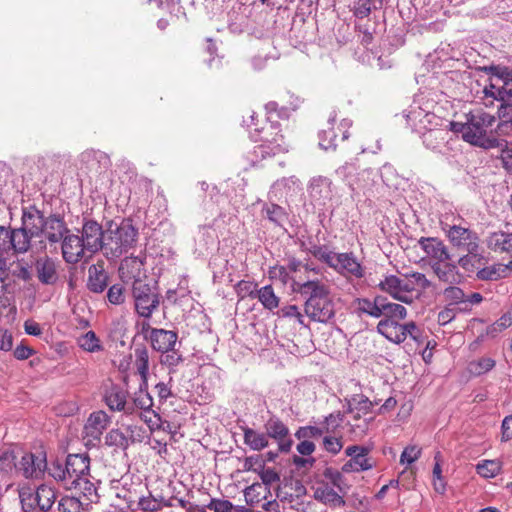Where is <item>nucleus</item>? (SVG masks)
<instances>
[{
	"label": "nucleus",
	"mask_w": 512,
	"mask_h": 512,
	"mask_svg": "<svg viewBox=\"0 0 512 512\" xmlns=\"http://www.w3.org/2000/svg\"><path fill=\"white\" fill-rule=\"evenodd\" d=\"M250 118L251 123L247 124L250 129V137L254 142H260L247 154V159L253 166L289 151V142L286 140L279 122L265 120L259 127L258 123H254L257 116L253 114Z\"/></svg>",
	"instance_id": "f257e3e1"
},
{
	"label": "nucleus",
	"mask_w": 512,
	"mask_h": 512,
	"mask_svg": "<svg viewBox=\"0 0 512 512\" xmlns=\"http://www.w3.org/2000/svg\"><path fill=\"white\" fill-rule=\"evenodd\" d=\"M430 286V280L420 272L405 274L403 277L386 275L378 284L380 290L405 304H411L414 299L419 297L420 290H425Z\"/></svg>",
	"instance_id": "f03ea898"
},
{
	"label": "nucleus",
	"mask_w": 512,
	"mask_h": 512,
	"mask_svg": "<svg viewBox=\"0 0 512 512\" xmlns=\"http://www.w3.org/2000/svg\"><path fill=\"white\" fill-rule=\"evenodd\" d=\"M464 141L485 149L501 147V141L493 134L491 127L495 117L483 111L467 114Z\"/></svg>",
	"instance_id": "7ed1b4c3"
},
{
	"label": "nucleus",
	"mask_w": 512,
	"mask_h": 512,
	"mask_svg": "<svg viewBox=\"0 0 512 512\" xmlns=\"http://www.w3.org/2000/svg\"><path fill=\"white\" fill-rule=\"evenodd\" d=\"M304 303L306 316L314 322L327 323L335 316V303L330 295V288L324 281L314 285L307 294Z\"/></svg>",
	"instance_id": "20e7f679"
},
{
	"label": "nucleus",
	"mask_w": 512,
	"mask_h": 512,
	"mask_svg": "<svg viewBox=\"0 0 512 512\" xmlns=\"http://www.w3.org/2000/svg\"><path fill=\"white\" fill-rule=\"evenodd\" d=\"M136 238L137 230L130 220H122L115 228L110 225L104 238V252L107 256L119 257L133 247Z\"/></svg>",
	"instance_id": "39448f33"
},
{
	"label": "nucleus",
	"mask_w": 512,
	"mask_h": 512,
	"mask_svg": "<svg viewBox=\"0 0 512 512\" xmlns=\"http://www.w3.org/2000/svg\"><path fill=\"white\" fill-rule=\"evenodd\" d=\"M132 298L136 313L146 319L150 318L160 305L157 287L151 285L145 275L144 279L133 281Z\"/></svg>",
	"instance_id": "423d86ee"
},
{
	"label": "nucleus",
	"mask_w": 512,
	"mask_h": 512,
	"mask_svg": "<svg viewBox=\"0 0 512 512\" xmlns=\"http://www.w3.org/2000/svg\"><path fill=\"white\" fill-rule=\"evenodd\" d=\"M374 403L365 395H356L349 404V413L352 414V421L349 422V431L356 438H363L367 435L370 425L374 421Z\"/></svg>",
	"instance_id": "0eeeda50"
},
{
	"label": "nucleus",
	"mask_w": 512,
	"mask_h": 512,
	"mask_svg": "<svg viewBox=\"0 0 512 512\" xmlns=\"http://www.w3.org/2000/svg\"><path fill=\"white\" fill-rule=\"evenodd\" d=\"M372 448L363 445H351L346 447L345 455L350 459L343 464L344 473H359L375 468L376 463L370 456Z\"/></svg>",
	"instance_id": "6e6552de"
},
{
	"label": "nucleus",
	"mask_w": 512,
	"mask_h": 512,
	"mask_svg": "<svg viewBox=\"0 0 512 512\" xmlns=\"http://www.w3.org/2000/svg\"><path fill=\"white\" fill-rule=\"evenodd\" d=\"M110 422L111 419L105 411L91 413L83 428V440L86 446H96Z\"/></svg>",
	"instance_id": "1a4fd4ad"
},
{
	"label": "nucleus",
	"mask_w": 512,
	"mask_h": 512,
	"mask_svg": "<svg viewBox=\"0 0 512 512\" xmlns=\"http://www.w3.org/2000/svg\"><path fill=\"white\" fill-rule=\"evenodd\" d=\"M245 502L248 506L257 507L261 506L264 511H275L278 503L272 498V493L269 487H265L259 482L253 483L246 487L243 491Z\"/></svg>",
	"instance_id": "9d476101"
},
{
	"label": "nucleus",
	"mask_w": 512,
	"mask_h": 512,
	"mask_svg": "<svg viewBox=\"0 0 512 512\" xmlns=\"http://www.w3.org/2000/svg\"><path fill=\"white\" fill-rule=\"evenodd\" d=\"M267 438L275 440L280 452H289L293 445L287 425L277 416H271L264 424Z\"/></svg>",
	"instance_id": "9b49d317"
},
{
	"label": "nucleus",
	"mask_w": 512,
	"mask_h": 512,
	"mask_svg": "<svg viewBox=\"0 0 512 512\" xmlns=\"http://www.w3.org/2000/svg\"><path fill=\"white\" fill-rule=\"evenodd\" d=\"M47 469L46 453L38 451L36 453H25L18 464L16 471L25 478H40Z\"/></svg>",
	"instance_id": "f8f14e48"
},
{
	"label": "nucleus",
	"mask_w": 512,
	"mask_h": 512,
	"mask_svg": "<svg viewBox=\"0 0 512 512\" xmlns=\"http://www.w3.org/2000/svg\"><path fill=\"white\" fill-rule=\"evenodd\" d=\"M448 229H445L446 236L450 243L461 251H474L478 250V236L475 232L471 231L468 228L462 227L460 225H452L447 226Z\"/></svg>",
	"instance_id": "ddd939ff"
},
{
	"label": "nucleus",
	"mask_w": 512,
	"mask_h": 512,
	"mask_svg": "<svg viewBox=\"0 0 512 512\" xmlns=\"http://www.w3.org/2000/svg\"><path fill=\"white\" fill-rule=\"evenodd\" d=\"M105 235L106 232L103 231L100 224L96 221L89 220L84 223L82 227V237L80 238L86 246V251L93 254L100 249L104 250Z\"/></svg>",
	"instance_id": "4468645a"
},
{
	"label": "nucleus",
	"mask_w": 512,
	"mask_h": 512,
	"mask_svg": "<svg viewBox=\"0 0 512 512\" xmlns=\"http://www.w3.org/2000/svg\"><path fill=\"white\" fill-rule=\"evenodd\" d=\"M484 93L501 101L512 97V71H505L491 78L489 86L484 88Z\"/></svg>",
	"instance_id": "2eb2a0df"
},
{
	"label": "nucleus",
	"mask_w": 512,
	"mask_h": 512,
	"mask_svg": "<svg viewBox=\"0 0 512 512\" xmlns=\"http://www.w3.org/2000/svg\"><path fill=\"white\" fill-rule=\"evenodd\" d=\"M418 244L424 251L430 266L431 263L450 260L451 253L442 240L434 237H421Z\"/></svg>",
	"instance_id": "dca6fc26"
},
{
	"label": "nucleus",
	"mask_w": 512,
	"mask_h": 512,
	"mask_svg": "<svg viewBox=\"0 0 512 512\" xmlns=\"http://www.w3.org/2000/svg\"><path fill=\"white\" fill-rule=\"evenodd\" d=\"M336 266L334 271L345 278L354 277L361 279L365 275L364 267L353 252L339 253Z\"/></svg>",
	"instance_id": "f3484780"
},
{
	"label": "nucleus",
	"mask_w": 512,
	"mask_h": 512,
	"mask_svg": "<svg viewBox=\"0 0 512 512\" xmlns=\"http://www.w3.org/2000/svg\"><path fill=\"white\" fill-rule=\"evenodd\" d=\"M431 269L439 281L447 284H458L463 279L457 261L453 260L452 255L450 256V260L431 263Z\"/></svg>",
	"instance_id": "a211bd4d"
},
{
	"label": "nucleus",
	"mask_w": 512,
	"mask_h": 512,
	"mask_svg": "<svg viewBox=\"0 0 512 512\" xmlns=\"http://www.w3.org/2000/svg\"><path fill=\"white\" fill-rule=\"evenodd\" d=\"M45 218L40 210L34 206L23 209L22 228L25 229L30 236L39 237L43 233L45 227Z\"/></svg>",
	"instance_id": "6ab92c4d"
},
{
	"label": "nucleus",
	"mask_w": 512,
	"mask_h": 512,
	"mask_svg": "<svg viewBox=\"0 0 512 512\" xmlns=\"http://www.w3.org/2000/svg\"><path fill=\"white\" fill-rule=\"evenodd\" d=\"M177 340L176 332L162 328L152 330L149 335L151 346L157 352H170L175 347Z\"/></svg>",
	"instance_id": "aec40b11"
},
{
	"label": "nucleus",
	"mask_w": 512,
	"mask_h": 512,
	"mask_svg": "<svg viewBox=\"0 0 512 512\" xmlns=\"http://www.w3.org/2000/svg\"><path fill=\"white\" fill-rule=\"evenodd\" d=\"M86 246L78 235H68L62 242V254L66 262L74 264L81 260Z\"/></svg>",
	"instance_id": "412c9836"
},
{
	"label": "nucleus",
	"mask_w": 512,
	"mask_h": 512,
	"mask_svg": "<svg viewBox=\"0 0 512 512\" xmlns=\"http://www.w3.org/2000/svg\"><path fill=\"white\" fill-rule=\"evenodd\" d=\"M108 286V275L104 262L98 261L88 269L87 287L91 292L102 293Z\"/></svg>",
	"instance_id": "4be33fe9"
},
{
	"label": "nucleus",
	"mask_w": 512,
	"mask_h": 512,
	"mask_svg": "<svg viewBox=\"0 0 512 512\" xmlns=\"http://www.w3.org/2000/svg\"><path fill=\"white\" fill-rule=\"evenodd\" d=\"M90 459L84 454H70L66 459V474L70 481L89 475Z\"/></svg>",
	"instance_id": "5701e85b"
},
{
	"label": "nucleus",
	"mask_w": 512,
	"mask_h": 512,
	"mask_svg": "<svg viewBox=\"0 0 512 512\" xmlns=\"http://www.w3.org/2000/svg\"><path fill=\"white\" fill-rule=\"evenodd\" d=\"M402 319H381L377 324V331L389 341L400 344L404 342V334L401 331Z\"/></svg>",
	"instance_id": "b1692460"
},
{
	"label": "nucleus",
	"mask_w": 512,
	"mask_h": 512,
	"mask_svg": "<svg viewBox=\"0 0 512 512\" xmlns=\"http://www.w3.org/2000/svg\"><path fill=\"white\" fill-rule=\"evenodd\" d=\"M318 274L314 273H304L295 272L291 274V288L294 292H297L301 295L307 294L311 289L314 288V285H319L323 281L316 277Z\"/></svg>",
	"instance_id": "393cba45"
},
{
	"label": "nucleus",
	"mask_w": 512,
	"mask_h": 512,
	"mask_svg": "<svg viewBox=\"0 0 512 512\" xmlns=\"http://www.w3.org/2000/svg\"><path fill=\"white\" fill-rule=\"evenodd\" d=\"M144 262L138 257H126L121 261L119 267L120 278L124 282L130 280L136 281V279H143L141 277L143 271Z\"/></svg>",
	"instance_id": "a878e982"
},
{
	"label": "nucleus",
	"mask_w": 512,
	"mask_h": 512,
	"mask_svg": "<svg viewBox=\"0 0 512 512\" xmlns=\"http://www.w3.org/2000/svg\"><path fill=\"white\" fill-rule=\"evenodd\" d=\"M488 247L496 253H507L512 256V232L496 231L487 239Z\"/></svg>",
	"instance_id": "bb28decb"
},
{
	"label": "nucleus",
	"mask_w": 512,
	"mask_h": 512,
	"mask_svg": "<svg viewBox=\"0 0 512 512\" xmlns=\"http://www.w3.org/2000/svg\"><path fill=\"white\" fill-rule=\"evenodd\" d=\"M36 271L39 281L46 285L55 284L58 275L54 261L48 257L40 258L36 261Z\"/></svg>",
	"instance_id": "cd10ccee"
},
{
	"label": "nucleus",
	"mask_w": 512,
	"mask_h": 512,
	"mask_svg": "<svg viewBox=\"0 0 512 512\" xmlns=\"http://www.w3.org/2000/svg\"><path fill=\"white\" fill-rule=\"evenodd\" d=\"M45 227H43V233L51 243H56L63 238L66 232V225L62 219L58 216L52 215L45 218Z\"/></svg>",
	"instance_id": "c85d7f7f"
},
{
	"label": "nucleus",
	"mask_w": 512,
	"mask_h": 512,
	"mask_svg": "<svg viewBox=\"0 0 512 512\" xmlns=\"http://www.w3.org/2000/svg\"><path fill=\"white\" fill-rule=\"evenodd\" d=\"M244 443L253 451H261L269 446L266 433L250 427H242Z\"/></svg>",
	"instance_id": "c756f323"
},
{
	"label": "nucleus",
	"mask_w": 512,
	"mask_h": 512,
	"mask_svg": "<svg viewBox=\"0 0 512 512\" xmlns=\"http://www.w3.org/2000/svg\"><path fill=\"white\" fill-rule=\"evenodd\" d=\"M314 498L321 503L333 508L344 507L346 501L333 488L325 486L318 487L314 491Z\"/></svg>",
	"instance_id": "7c9ffc66"
},
{
	"label": "nucleus",
	"mask_w": 512,
	"mask_h": 512,
	"mask_svg": "<svg viewBox=\"0 0 512 512\" xmlns=\"http://www.w3.org/2000/svg\"><path fill=\"white\" fill-rule=\"evenodd\" d=\"M56 498L55 490L46 484H42L36 489V507H39L43 512L51 510Z\"/></svg>",
	"instance_id": "2f4dec72"
},
{
	"label": "nucleus",
	"mask_w": 512,
	"mask_h": 512,
	"mask_svg": "<svg viewBox=\"0 0 512 512\" xmlns=\"http://www.w3.org/2000/svg\"><path fill=\"white\" fill-rule=\"evenodd\" d=\"M32 238L34 237L22 227L11 230V250L17 254L27 252Z\"/></svg>",
	"instance_id": "473e14b6"
},
{
	"label": "nucleus",
	"mask_w": 512,
	"mask_h": 512,
	"mask_svg": "<svg viewBox=\"0 0 512 512\" xmlns=\"http://www.w3.org/2000/svg\"><path fill=\"white\" fill-rule=\"evenodd\" d=\"M384 302L383 296H376L373 300L358 298L356 300L357 310L373 318L381 317V305Z\"/></svg>",
	"instance_id": "72a5a7b5"
},
{
	"label": "nucleus",
	"mask_w": 512,
	"mask_h": 512,
	"mask_svg": "<svg viewBox=\"0 0 512 512\" xmlns=\"http://www.w3.org/2000/svg\"><path fill=\"white\" fill-rule=\"evenodd\" d=\"M466 254L457 260V264L467 273H474L484 266V257L478 250L465 251Z\"/></svg>",
	"instance_id": "f704fd0d"
},
{
	"label": "nucleus",
	"mask_w": 512,
	"mask_h": 512,
	"mask_svg": "<svg viewBox=\"0 0 512 512\" xmlns=\"http://www.w3.org/2000/svg\"><path fill=\"white\" fill-rule=\"evenodd\" d=\"M256 298L269 311L279 307L280 298L276 295L271 285L261 287L256 291Z\"/></svg>",
	"instance_id": "c9c22d12"
},
{
	"label": "nucleus",
	"mask_w": 512,
	"mask_h": 512,
	"mask_svg": "<svg viewBox=\"0 0 512 512\" xmlns=\"http://www.w3.org/2000/svg\"><path fill=\"white\" fill-rule=\"evenodd\" d=\"M16 458L12 452H4L0 455V483L10 486V474L16 470Z\"/></svg>",
	"instance_id": "e433bc0d"
},
{
	"label": "nucleus",
	"mask_w": 512,
	"mask_h": 512,
	"mask_svg": "<svg viewBox=\"0 0 512 512\" xmlns=\"http://www.w3.org/2000/svg\"><path fill=\"white\" fill-rule=\"evenodd\" d=\"M105 403L112 411H122L125 409L126 393L114 386L106 392Z\"/></svg>",
	"instance_id": "4c0bfd02"
},
{
	"label": "nucleus",
	"mask_w": 512,
	"mask_h": 512,
	"mask_svg": "<svg viewBox=\"0 0 512 512\" xmlns=\"http://www.w3.org/2000/svg\"><path fill=\"white\" fill-rule=\"evenodd\" d=\"M135 353V367L144 383L147 382L149 372V352L145 346L137 347Z\"/></svg>",
	"instance_id": "58836bf2"
},
{
	"label": "nucleus",
	"mask_w": 512,
	"mask_h": 512,
	"mask_svg": "<svg viewBox=\"0 0 512 512\" xmlns=\"http://www.w3.org/2000/svg\"><path fill=\"white\" fill-rule=\"evenodd\" d=\"M381 316H383V319H405L407 309L401 304L389 302L384 297V302L381 305Z\"/></svg>",
	"instance_id": "ea45409f"
},
{
	"label": "nucleus",
	"mask_w": 512,
	"mask_h": 512,
	"mask_svg": "<svg viewBox=\"0 0 512 512\" xmlns=\"http://www.w3.org/2000/svg\"><path fill=\"white\" fill-rule=\"evenodd\" d=\"M67 489L75 490V492L82 494L88 499H90L92 495L96 494V487L94 483L89 480L88 475L69 481Z\"/></svg>",
	"instance_id": "a19ab883"
},
{
	"label": "nucleus",
	"mask_w": 512,
	"mask_h": 512,
	"mask_svg": "<svg viewBox=\"0 0 512 512\" xmlns=\"http://www.w3.org/2000/svg\"><path fill=\"white\" fill-rule=\"evenodd\" d=\"M77 343L80 348L89 353L100 352L103 350V345L94 331H87L85 334L81 335L78 338Z\"/></svg>",
	"instance_id": "79ce46f5"
},
{
	"label": "nucleus",
	"mask_w": 512,
	"mask_h": 512,
	"mask_svg": "<svg viewBox=\"0 0 512 512\" xmlns=\"http://www.w3.org/2000/svg\"><path fill=\"white\" fill-rule=\"evenodd\" d=\"M443 298L448 306L461 305V307H463L466 294L460 287L455 286V284H449V286L443 290Z\"/></svg>",
	"instance_id": "37998d69"
},
{
	"label": "nucleus",
	"mask_w": 512,
	"mask_h": 512,
	"mask_svg": "<svg viewBox=\"0 0 512 512\" xmlns=\"http://www.w3.org/2000/svg\"><path fill=\"white\" fill-rule=\"evenodd\" d=\"M18 493L23 510L31 511L36 507V489L24 484L19 487Z\"/></svg>",
	"instance_id": "c03bdc74"
},
{
	"label": "nucleus",
	"mask_w": 512,
	"mask_h": 512,
	"mask_svg": "<svg viewBox=\"0 0 512 512\" xmlns=\"http://www.w3.org/2000/svg\"><path fill=\"white\" fill-rule=\"evenodd\" d=\"M502 469V464L498 460H483L476 465L477 473L484 478H493L497 476Z\"/></svg>",
	"instance_id": "a18cd8bd"
},
{
	"label": "nucleus",
	"mask_w": 512,
	"mask_h": 512,
	"mask_svg": "<svg viewBox=\"0 0 512 512\" xmlns=\"http://www.w3.org/2000/svg\"><path fill=\"white\" fill-rule=\"evenodd\" d=\"M343 421V413L340 411L333 412L324 418L321 428L324 430V434L336 435L338 429L342 426Z\"/></svg>",
	"instance_id": "49530a36"
},
{
	"label": "nucleus",
	"mask_w": 512,
	"mask_h": 512,
	"mask_svg": "<svg viewBox=\"0 0 512 512\" xmlns=\"http://www.w3.org/2000/svg\"><path fill=\"white\" fill-rule=\"evenodd\" d=\"M258 475L262 481L260 484H263L265 487H269L270 489L274 485H278L280 482L279 473L274 468L265 467L262 464L259 465Z\"/></svg>",
	"instance_id": "de8ad7c7"
},
{
	"label": "nucleus",
	"mask_w": 512,
	"mask_h": 512,
	"mask_svg": "<svg viewBox=\"0 0 512 512\" xmlns=\"http://www.w3.org/2000/svg\"><path fill=\"white\" fill-rule=\"evenodd\" d=\"M343 445L342 435L325 434L322 440L323 449L331 455H337L342 450Z\"/></svg>",
	"instance_id": "09e8293b"
},
{
	"label": "nucleus",
	"mask_w": 512,
	"mask_h": 512,
	"mask_svg": "<svg viewBox=\"0 0 512 512\" xmlns=\"http://www.w3.org/2000/svg\"><path fill=\"white\" fill-rule=\"evenodd\" d=\"M495 360L490 357H482L469 363V370L475 375H482L495 367Z\"/></svg>",
	"instance_id": "8fccbe9b"
},
{
	"label": "nucleus",
	"mask_w": 512,
	"mask_h": 512,
	"mask_svg": "<svg viewBox=\"0 0 512 512\" xmlns=\"http://www.w3.org/2000/svg\"><path fill=\"white\" fill-rule=\"evenodd\" d=\"M105 444L111 447L126 449L128 446V440L122 431L119 429H112L105 436Z\"/></svg>",
	"instance_id": "3c124183"
},
{
	"label": "nucleus",
	"mask_w": 512,
	"mask_h": 512,
	"mask_svg": "<svg viewBox=\"0 0 512 512\" xmlns=\"http://www.w3.org/2000/svg\"><path fill=\"white\" fill-rule=\"evenodd\" d=\"M263 211L266 213L267 218L276 225H281L287 218L284 208L277 204L266 205Z\"/></svg>",
	"instance_id": "603ef678"
},
{
	"label": "nucleus",
	"mask_w": 512,
	"mask_h": 512,
	"mask_svg": "<svg viewBox=\"0 0 512 512\" xmlns=\"http://www.w3.org/2000/svg\"><path fill=\"white\" fill-rule=\"evenodd\" d=\"M49 474L52 476L56 481L62 483V485L67 489L69 486L70 478L68 477V474H66V463L63 465L60 462H54L51 464V467L49 468Z\"/></svg>",
	"instance_id": "864d4df0"
},
{
	"label": "nucleus",
	"mask_w": 512,
	"mask_h": 512,
	"mask_svg": "<svg viewBox=\"0 0 512 512\" xmlns=\"http://www.w3.org/2000/svg\"><path fill=\"white\" fill-rule=\"evenodd\" d=\"M133 404L135 407L141 409L142 412L147 411L153 407V398L147 391L140 389L134 394Z\"/></svg>",
	"instance_id": "5fc2aeb1"
},
{
	"label": "nucleus",
	"mask_w": 512,
	"mask_h": 512,
	"mask_svg": "<svg viewBox=\"0 0 512 512\" xmlns=\"http://www.w3.org/2000/svg\"><path fill=\"white\" fill-rule=\"evenodd\" d=\"M286 268L288 269L290 274H293L295 272H302V269L304 270V273L320 274V270L318 268H314L308 264H304L301 260L295 257L288 258V264Z\"/></svg>",
	"instance_id": "6e6d98bb"
},
{
	"label": "nucleus",
	"mask_w": 512,
	"mask_h": 512,
	"mask_svg": "<svg viewBox=\"0 0 512 512\" xmlns=\"http://www.w3.org/2000/svg\"><path fill=\"white\" fill-rule=\"evenodd\" d=\"M138 506L144 512H156L161 509L162 501L156 499L149 493L139 498Z\"/></svg>",
	"instance_id": "4d7b16f0"
},
{
	"label": "nucleus",
	"mask_w": 512,
	"mask_h": 512,
	"mask_svg": "<svg viewBox=\"0 0 512 512\" xmlns=\"http://www.w3.org/2000/svg\"><path fill=\"white\" fill-rule=\"evenodd\" d=\"M322 435H324V430L321 427H317V426L300 427L295 432V437L298 440H302V439L308 440L311 438H318V437H321Z\"/></svg>",
	"instance_id": "13d9d810"
},
{
	"label": "nucleus",
	"mask_w": 512,
	"mask_h": 512,
	"mask_svg": "<svg viewBox=\"0 0 512 512\" xmlns=\"http://www.w3.org/2000/svg\"><path fill=\"white\" fill-rule=\"evenodd\" d=\"M108 301L113 305H121L125 302V289L121 284L112 285L107 292Z\"/></svg>",
	"instance_id": "bf43d9fd"
},
{
	"label": "nucleus",
	"mask_w": 512,
	"mask_h": 512,
	"mask_svg": "<svg viewBox=\"0 0 512 512\" xmlns=\"http://www.w3.org/2000/svg\"><path fill=\"white\" fill-rule=\"evenodd\" d=\"M421 456V448L416 445H410L404 448L400 456L401 464H412Z\"/></svg>",
	"instance_id": "052dcab7"
},
{
	"label": "nucleus",
	"mask_w": 512,
	"mask_h": 512,
	"mask_svg": "<svg viewBox=\"0 0 512 512\" xmlns=\"http://www.w3.org/2000/svg\"><path fill=\"white\" fill-rule=\"evenodd\" d=\"M256 287L257 284L253 282L241 280L237 283L235 289L238 296H240L241 298L248 296L254 299L256 298Z\"/></svg>",
	"instance_id": "680f3d73"
},
{
	"label": "nucleus",
	"mask_w": 512,
	"mask_h": 512,
	"mask_svg": "<svg viewBox=\"0 0 512 512\" xmlns=\"http://www.w3.org/2000/svg\"><path fill=\"white\" fill-rule=\"evenodd\" d=\"M140 418L148 425L151 431L162 427L160 416L152 409L141 412Z\"/></svg>",
	"instance_id": "e2e57ef3"
},
{
	"label": "nucleus",
	"mask_w": 512,
	"mask_h": 512,
	"mask_svg": "<svg viewBox=\"0 0 512 512\" xmlns=\"http://www.w3.org/2000/svg\"><path fill=\"white\" fill-rule=\"evenodd\" d=\"M163 355L160 358V363L167 367H176L183 362L182 355L172 348L170 352H161Z\"/></svg>",
	"instance_id": "0e129e2a"
},
{
	"label": "nucleus",
	"mask_w": 512,
	"mask_h": 512,
	"mask_svg": "<svg viewBox=\"0 0 512 512\" xmlns=\"http://www.w3.org/2000/svg\"><path fill=\"white\" fill-rule=\"evenodd\" d=\"M512 325V314L506 313L502 315L495 323L489 328L487 333L494 335L497 332H501Z\"/></svg>",
	"instance_id": "69168bd1"
},
{
	"label": "nucleus",
	"mask_w": 512,
	"mask_h": 512,
	"mask_svg": "<svg viewBox=\"0 0 512 512\" xmlns=\"http://www.w3.org/2000/svg\"><path fill=\"white\" fill-rule=\"evenodd\" d=\"M269 277L271 279H278L282 284L286 285L291 282V275L285 266H274L269 270Z\"/></svg>",
	"instance_id": "338daca9"
},
{
	"label": "nucleus",
	"mask_w": 512,
	"mask_h": 512,
	"mask_svg": "<svg viewBox=\"0 0 512 512\" xmlns=\"http://www.w3.org/2000/svg\"><path fill=\"white\" fill-rule=\"evenodd\" d=\"M500 158L504 169L512 174V143L505 142Z\"/></svg>",
	"instance_id": "774afa93"
}]
</instances>
